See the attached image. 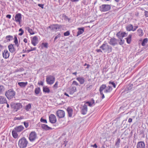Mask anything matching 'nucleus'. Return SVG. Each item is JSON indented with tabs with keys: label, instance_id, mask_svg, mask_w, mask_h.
I'll use <instances>...</instances> for the list:
<instances>
[{
	"label": "nucleus",
	"instance_id": "bf43d9fd",
	"mask_svg": "<svg viewBox=\"0 0 148 148\" xmlns=\"http://www.w3.org/2000/svg\"><path fill=\"white\" fill-rule=\"evenodd\" d=\"M6 17L8 18H10L11 17V15L10 14H8L6 15Z\"/></svg>",
	"mask_w": 148,
	"mask_h": 148
},
{
	"label": "nucleus",
	"instance_id": "603ef678",
	"mask_svg": "<svg viewBox=\"0 0 148 148\" xmlns=\"http://www.w3.org/2000/svg\"><path fill=\"white\" fill-rule=\"evenodd\" d=\"M23 123H24V126H25V127L26 128H27L29 126L28 123L25 122H23Z\"/></svg>",
	"mask_w": 148,
	"mask_h": 148
},
{
	"label": "nucleus",
	"instance_id": "2f4dec72",
	"mask_svg": "<svg viewBox=\"0 0 148 148\" xmlns=\"http://www.w3.org/2000/svg\"><path fill=\"white\" fill-rule=\"evenodd\" d=\"M132 36V35L130 34L129 35L128 37L126 38L127 42L129 44H130L131 42Z\"/></svg>",
	"mask_w": 148,
	"mask_h": 148
},
{
	"label": "nucleus",
	"instance_id": "58836bf2",
	"mask_svg": "<svg viewBox=\"0 0 148 148\" xmlns=\"http://www.w3.org/2000/svg\"><path fill=\"white\" fill-rule=\"evenodd\" d=\"M116 35L119 39L122 38V32H119L117 33L116 34Z\"/></svg>",
	"mask_w": 148,
	"mask_h": 148
},
{
	"label": "nucleus",
	"instance_id": "9d476101",
	"mask_svg": "<svg viewBox=\"0 0 148 148\" xmlns=\"http://www.w3.org/2000/svg\"><path fill=\"white\" fill-rule=\"evenodd\" d=\"M50 121L51 123H55L56 121V116L53 114H51L49 116Z\"/></svg>",
	"mask_w": 148,
	"mask_h": 148
},
{
	"label": "nucleus",
	"instance_id": "c9c22d12",
	"mask_svg": "<svg viewBox=\"0 0 148 148\" xmlns=\"http://www.w3.org/2000/svg\"><path fill=\"white\" fill-rule=\"evenodd\" d=\"M148 42V39L147 38H145L141 44L143 46H145Z\"/></svg>",
	"mask_w": 148,
	"mask_h": 148
},
{
	"label": "nucleus",
	"instance_id": "69168bd1",
	"mask_svg": "<svg viewBox=\"0 0 148 148\" xmlns=\"http://www.w3.org/2000/svg\"><path fill=\"white\" fill-rule=\"evenodd\" d=\"M27 49V48L26 47L25 48V49H23V51H22V52L23 53H25L26 52H27V51L26 50V49Z\"/></svg>",
	"mask_w": 148,
	"mask_h": 148
},
{
	"label": "nucleus",
	"instance_id": "13d9d810",
	"mask_svg": "<svg viewBox=\"0 0 148 148\" xmlns=\"http://www.w3.org/2000/svg\"><path fill=\"white\" fill-rule=\"evenodd\" d=\"M138 27V26H135L134 28L133 27V31H135Z\"/></svg>",
	"mask_w": 148,
	"mask_h": 148
},
{
	"label": "nucleus",
	"instance_id": "f03ea898",
	"mask_svg": "<svg viewBox=\"0 0 148 148\" xmlns=\"http://www.w3.org/2000/svg\"><path fill=\"white\" fill-rule=\"evenodd\" d=\"M28 142L25 138H21L19 141L18 145L20 148H25Z\"/></svg>",
	"mask_w": 148,
	"mask_h": 148
},
{
	"label": "nucleus",
	"instance_id": "3c124183",
	"mask_svg": "<svg viewBox=\"0 0 148 148\" xmlns=\"http://www.w3.org/2000/svg\"><path fill=\"white\" fill-rule=\"evenodd\" d=\"M127 34L125 32H122V38H123L124 37L127 36Z\"/></svg>",
	"mask_w": 148,
	"mask_h": 148
},
{
	"label": "nucleus",
	"instance_id": "c85d7f7f",
	"mask_svg": "<svg viewBox=\"0 0 148 148\" xmlns=\"http://www.w3.org/2000/svg\"><path fill=\"white\" fill-rule=\"evenodd\" d=\"M112 90V87L111 86H109L106 88L105 90H104V92L106 93L109 92L111 91Z\"/></svg>",
	"mask_w": 148,
	"mask_h": 148
},
{
	"label": "nucleus",
	"instance_id": "a19ab883",
	"mask_svg": "<svg viewBox=\"0 0 148 148\" xmlns=\"http://www.w3.org/2000/svg\"><path fill=\"white\" fill-rule=\"evenodd\" d=\"M120 143V140L119 139H118L117 141L115 143V145L117 146L118 147H119Z\"/></svg>",
	"mask_w": 148,
	"mask_h": 148
},
{
	"label": "nucleus",
	"instance_id": "4be33fe9",
	"mask_svg": "<svg viewBox=\"0 0 148 148\" xmlns=\"http://www.w3.org/2000/svg\"><path fill=\"white\" fill-rule=\"evenodd\" d=\"M27 82H19L18 83V85L21 88H25L27 84Z\"/></svg>",
	"mask_w": 148,
	"mask_h": 148
},
{
	"label": "nucleus",
	"instance_id": "4468645a",
	"mask_svg": "<svg viewBox=\"0 0 148 148\" xmlns=\"http://www.w3.org/2000/svg\"><path fill=\"white\" fill-rule=\"evenodd\" d=\"M21 15L20 13H18L16 15L15 18V20L16 22H18L20 24L21 19Z\"/></svg>",
	"mask_w": 148,
	"mask_h": 148
},
{
	"label": "nucleus",
	"instance_id": "393cba45",
	"mask_svg": "<svg viewBox=\"0 0 148 148\" xmlns=\"http://www.w3.org/2000/svg\"><path fill=\"white\" fill-rule=\"evenodd\" d=\"M126 29L128 31H133V26L131 24L127 25L126 27Z\"/></svg>",
	"mask_w": 148,
	"mask_h": 148
},
{
	"label": "nucleus",
	"instance_id": "423d86ee",
	"mask_svg": "<svg viewBox=\"0 0 148 148\" xmlns=\"http://www.w3.org/2000/svg\"><path fill=\"white\" fill-rule=\"evenodd\" d=\"M111 8L110 5L103 4L100 6V9L101 11L106 12L109 10Z\"/></svg>",
	"mask_w": 148,
	"mask_h": 148
},
{
	"label": "nucleus",
	"instance_id": "b1692460",
	"mask_svg": "<svg viewBox=\"0 0 148 148\" xmlns=\"http://www.w3.org/2000/svg\"><path fill=\"white\" fill-rule=\"evenodd\" d=\"M41 127L43 129L45 130H49L52 129L51 128L49 127L46 124H42Z\"/></svg>",
	"mask_w": 148,
	"mask_h": 148
},
{
	"label": "nucleus",
	"instance_id": "0eeeda50",
	"mask_svg": "<svg viewBox=\"0 0 148 148\" xmlns=\"http://www.w3.org/2000/svg\"><path fill=\"white\" fill-rule=\"evenodd\" d=\"M56 115L59 118H62L65 115V112L63 110H59L57 111Z\"/></svg>",
	"mask_w": 148,
	"mask_h": 148
},
{
	"label": "nucleus",
	"instance_id": "0e129e2a",
	"mask_svg": "<svg viewBox=\"0 0 148 148\" xmlns=\"http://www.w3.org/2000/svg\"><path fill=\"white\" fill-rule=\"evenodd\" d=\"M101 95V97L102 99H103L104 98V94L103 93V92H102V94L101 93H100Z\"/></svg>",
	"mask_w": 148,
	"mask_h": 148
},
{
	"label": "nucleus",
	"instance_id": "c03bdc74",
	"mask_svg": "<svg viewBox=\"0 0 148 148\" xmlns=\"http://www.w3.org/2000/svg\"><path fill=\"white\" fill-rule=\"evenodd\" d=\"M36 47H34V48H31V49L30 50H28L27 51V52L28 53H29V52L36 50Z\"/></svg>",
	"mask_w": 148,
	"mask_h": 148
},
{
	"label": "nucleus",
	"instance_id": "37998d69",
	"mask_svg": "<svg viewBox=\"0 0 148 148\" xmlns=\"http://www.w3.org/2000/svg\"><path fill=\"white\" fill-rule=\"evenodd\" d=\"M74 85L78 86L79 85L78 83L75 81H73L72 84V86Z\"/></svg>",
	"mask_w": 148,
	"mask_h": 148
},
{
	"label": "nucleus",
	"instance_id": "f8f14e48",
	"mask_svg": "<svg viewBox=\"0 0 148 148\" xmlns=\"http://www.w3.org/2000/svg\"><path fill=\"white\" fill-rule=\"evenodd\" d=\"M38 43V39L36 36H34L32 40L31 43L34 46H36Z\"/></svg>",
	"mask_w": 148,
	"mask_h": 148
},
{
	"label": "nucleus",
	"instance_id": "4c0bfd02",
	"mask_svg": "<svg viewBox=\"0 0 148 148\" xmlns=\"http://www.w3.org/2000/svg\"><path fill=\"white\" fill-rule=\"evenodd\" d=\"M40 91V89L39 87L36 88L35 90V92L36 95L39 94Z\"/></svg>",
	"mask_w": 148,
	"mask_h": 148
},
{
	"label": "nucleus",
	"instance_id": "72a5a7b5",
	"mask_svg": "<svg viewBox=\"0 0 148 148\" xmlns=\"http://www.w3.org/2000/svg\"><path fill=\"white\" fill-rule=\"evenodd\" d=\"M6 39L8 41H10L13 39V37L10 35L7 36L6 37Z\"/></svg>",
	"mask_w": 148,
	"mask_h": 148
},
{
	"label": "nucleus",
	"instance_id": "dca6fc26",
	"mask_svg": "<svg viewBox=\"0 0 148 148\" xmlns=\"http://www.w3.org/2000/svg\"><path fill=\"white\" fill-rule=\"evenodd\" d=\"M109 43L110 45L113 46H115L117 44L116 39L114 38H111Z\"/></svg>",
	"mask_w": 148,
	"mask_h": 148
},
{
	"label": "nucleus",
	"instance_id": "c756f323",
	"mask_svg": "<svg viewBox=\"0 0 148 148\" xmlns=\"http://www.w3.org/2000/svg\"><path fill=\"white\" fill-rule=\"evenodd\" d=\"M26 30H27L28 32L31 35H33L34 34V32L33 31V30L30 28L29 27H27L25 28Z\"/></svg>",
	"mask_w": 148,
	"mask_h": 148
},
{
	"label": "nucleus",
	"instance_id": "f704fd0d",
	"mask_svg": "<svg viewBox=\"0 0 148 148\" xmlns=\"http://www.w3.org/2000/svg\"><path fill=\"white\" fill-rule=\"evenodd\" d=\"M43 91L46 93H49L50 90L48 88L44 87H43Z\"/></svg>",
	"mask_w": 148,
	"mask_h": 148
},
{
	"label": "nucleus",
	"instance_id": "e2e57ef3",
	"mask_svg": "<svg viewBox=\"0 0 148 148\" xmlns=\"http://www.w3.org/2000/svg\"><path fill=\"white\" fill-rule=\"evenodd\" d=\"M91 146H92L93 147H95V148H97V146L96 144H95L93 145H91Z\"/></svg>",
	"mask_w": 148,
	"mask_h": 148
},
{
	"label": "nucleus",
	"instance_id": "338daca9",
	"mask_svg": "<svg viewBox=\"0 0 148 148\" xmlns=\"http://www.w3.org/2000/svg\"><path fill=\"white\" fill-rule=\"evenodd\" d=\"M23 41L25 43H27V40L26 38H24L23 40Z\"/></svg>",
	"mask_w": 148,
	"mask_h": 148
},
{
	"label": "nucleus",
	"instance_id": "2eb2a0df",
	"mask_svg": "<svg viewBox=\"0 0 148 148\" xmlns=\"http://www.w3.org/2000/svg\"><path fill=\"white\" fill-rule=\"evenodd\" d=\"M8 48L9 51L11 53H14L16 49L14 47V45L12 44L9 45Z\"/></svg>",
	"mask_w": 148,
	"mask_h": 148
},
{
	"label": "nucleus",
	"instance_id": "e433bc0d",
	"mask_svg": "<svg viewBox=\"0 0 148 148\" xmlns=\"http://www.w3.org/2000/svg\"><path fill=\"white\" fill-rule=\"evenodd\" d=\"M31 104L29 103L25 107V109L27 111H29V110L31 108Z\"/></svg>",
	"mask_w": 148,
	"mask_h": 148
},
{
	"label": "nucleus",
	"instance_id": "49530a36",
	"mask_svg": "<svg viewBox=\"0 0 148 148\" xmlns=\"http://www.w3.org/2000/svg\"><path fill=\"white\" fill-rule=\"evenodd\" d=\"M109 84H111L113 86V87L115 88L116 87V85L115 83L113 82L110 81L109 82Z\"/></svg>",
	"mask_w": 148,
	"mask_h": 148
},
{
	"label": "nucleus",
	"instance_id": "680f3d73",
	"mask_svg": "<svg viewBox=\"0 0 148 148\" xmlns=\"http://www.w3.org/2000/svg\"><path fill=\"white\" fill-rule=\"evenodd\" d=\"M129 88L128 87V88L129 89H131L133 85L132 84H131L129 85Z\"/></svg>",
	"mask_w": 148,
	"mask_h": 148
},
{
	"label": "nucleus",
	"instance_id": "7ed1b4c3",
	"mask_svg": "<svg viewBox=\"0 0 148 148\" xmlns=\"http://www.w3.org/2000/svg\"><path fill=\"white\" fill-rule=\"evenodd\" d=\"M100 48H101L104 52H107L108 53H109L112 52V47L108 45L107 43L103 44Z\"/></svg>",
	"mask_w": 148,
	"mask_h": 148
},
{
	"label": "nucleus",
	"instance_id": "09e8293b",
	"mask_svg": "<svg viewBox=\"0 0 148 148\" xmlns=\"http://www.w3.org/2000/svg\"><path fill=\"white\" fill-rule=\"evenodd\" d=\"M40 121L41 122H42V123H47V121L46 120L42 118H41V119Z\"/></svg>",
	"mask_w": 148,
	"mask_h": 148
},
{
	"label": "nucleus",
	"instance_id": "412c9836",
	"mask_svg": "<svg viewBox=\"0 0 148 148\" xmlns=\"http://www.w3.org/2000/svg\"><path fill=\"white\" fill-rule=\"evenodd\" d=\"M76 79L81 84H83L85 82V79L83 77H78L76 78Z\"/></svg>",
	"mask_w": 148,
	"mask_h": 148
},
{
	"label": "nucleus",
	"instance_id": "ea45409f",
	"mask_svg": "<svg viewBox=\"0 0 148 148\" xmlns=\"http://www.w3.org/2000/svg\"><path fill=\"white\" fill-rule=\"evenodd\" d=\"M14 42L15 44V45L17 46V47L18 46V41L17 37L16 36H15L14 38Z\"/></svg>",
	"mask_w": 148,
	"mask_h": 148
},
{
	"label": "nucleus",
	"instance_id": "f257e3e1",
	"mask_svg": "<svg viewBox=\"0 0 148 148\" xmlns=\"http://www.w3.org/2000/svg\"><path fill=\"white\" fill-rule=\"evenodd\" d=\"M16 92L12 89H10L5 92V95L8 99H11L15 98Z\"/></svg>",
	"mask_w": 148,
	"mask_h": 148
},
{
	"label": "nucleus",
	"instance_id": "20e7f679",
	"mask_svg": "<svg viewBox=\"0 0 148 148\" xmlns=\"http://www.w3.org/2000/svg\"><path fill=\"white\" fill-rule=\"evenodd\" d=\"M62 27V26L61 25L53 24L47 27V29L50 28L53 31H56L58 30Z\"/></svg>",
	"mask_w": 148,
	"mask_h": 148
},
{
	"label": "nucleus",
	"instance_id": "9b49d317",
	"mask_svg": "<svg viewBox=\"0 0 148 148\" xmlns=\"http://www.w3.org/2000/svg\"><path fill=\"white\" fill-rule=\"evenodd\" d=\"M68 90L69 93L71 95H73L75 92L77 91L76 88L74 86H72L71 87L69 88Z\"/></svg>",
	"mask_w": 148,
	"mask_h": 148
},
{
	"label": "nucleus",
	"instance_id": "1a4fd4ad",
	"mask_svg": "<svg viewBox=\"0 0 148 148\" xmlns=\"http://www.w3.org/2000/svg\"><path fill=\"white\" fill-rule=\"evenodd\" d=\"M81 108V112L82 114L84 115L86 114L88 110L87 105L84 104V105Z\"/></svg>",
	"mask_w": 148,
	"mask_h": 148
},
{
	"label": "nucleus",
	"instance_id": "a878e982",
	"mask_svg": "<svg viewBox=\"0 0 148 148\" xmlns=\"http://www.w3.org/2000/svg\"><path fill=\"white\" fill-rule=\"evenodd\" d=\"M79 30L77 32V36L82 34L84 31V28H78Z\"/></svg>",
	"mask_w": 148,
	"mask_h": 148
},
{
	"label": "nucleus",
	"instance_id": "79ce46f5",
	"mask_svg": "<svg viewBox=\"0 0 148 148\" xmlns=\"http://www.w3.org/2000/svg\"><path fill=\"white\" fill-rule=\"evenodd\" d=\"M4 90V88L3 86L2 85H0V93H1Z\"/></svg>",
	"mask_w": 148,
	"mask_h": 148
},
{
	"label": "nucleus",
	"instance_id": "aec40b11",
	"mask_svg": "<svg viewBox=\"0 0 148 148\" xmlns=\"http://www.w3.org/2000/svg\"><path fill=\"white\" fill-rule=\"evenodd\" d=\"M67 111L68 112L69 116V117H72L73 113L72 109L70 108H68L67 109Z\"/></svg>",
	"mask_w": 148,
	"mask_h": 148
},
{
	"label": "nucleus",
	"instance_id": "cd10ccee",
	"mask_svg": "<svg viewBox=\"0 0 148 148\" xmlns=\"http://www.w3.org/2000/svg\"><path fill=\"white\" fill-rule=\"evenodd\" d=\"M12 135L14 138H17L18 134L17 133V132L15 131L14 129L12 131Z\"/></svg>",
	"mask_w": 148,
	"mask_h": 148
},
{
	"label": "nucleus",
	"instance_id": "6ab92c4d",
	"mask_svg": "<svg viewBox=\"0 0 148 148\" xmlns=\"http://www.w3.org/2000/svg\"><path fill=\"white\" fill-rule=\"evenodd\" d=\"M7 103V100L5 97L0 96V104H3Z\"/></svg>",
	"mask_w": 148,
	"mask_h": 148
},
{
	"label": "nucleus",
	"instance_id": "ddd939ff",
	"mask_svg": "<svg viewBox=\"0 0 148 148\" xmlns=\"http://www.w3.org/2000/svg\"><path fill=\"white\" fill-rule=\"evenodd\" d=\"M24 129V127L22 125H19L16 126L14 129L15 131L17 132H21Z\"/></svg>",
	"mask_w": 148,
	"mask_h": 148
},
{
	"label": "nucleus",
	"instance_id": "473e14b6",
	"mask_svg": "<svg viewBox=\"0 0 148 148\" xmlns=\"http://www.w3.org/2000/svg\"><path fill=\"white\" fill-rule=\"evenodd\" d=\"M15 107L16 109L18 110L21 109L22 107V106L21 103H16Z\"/></svg>",
	"mask_w": 148,
	"mask_h": 148
},
{
	"label": "nucleus",
	"instance_id": "5fc2aeb1",
	"mask_svg": "<svg viewBox=\"0 0 148 148\" xmlns=\"http://www.w3.org/2000/svg\"><path fill=\"white\" fill-rule=\"evenodd\" d=\"M58 81L56 82L55 84L53 86V87L57 88L58 87Z\"/></svg>",
	"mask_w": 148,
	"mask_h": 148
},
{
	"label": "nucleus",
	"instance_id": "a18cd8bd",
	"mask_svg": "<svg viewBox=\"0 0 148 148\" xmlns=\"http://www.w3.org/2000/svg\"><path fill=\"white\" fill-rule=\"evenodd\" d=\"M48 43H42V45H43V47L46 48H48Z\"/></svg>",
	"mask_w": 148,
	"mask_h": 148
},
{
	"label": "nucleus",
	"instance_id": "39448f33",
	"mask_svg": "<svg viewBox=\"0 0 148 148\" xmlns=\"http://www.w3.org/2000/svg\"><path fill=\"white\" fill-rule=\"evenodd\" d=\"M55 81V78L53 76L49 75L46 77V81L48 84L51 85L54 83Z\"/></svg>",
	"mask_w": 148,
	"mask_h": 148
},
{
	"label": "nucleus",
	"instance_id": "6e6552de",
	"mask_svg": "<svg viewBox=\"0 0 148 148\" xmlns=\"http://www.w3.org/2000/svg\"><path fill=\"white\" fill-rule=\"evenodd\" d=\"M36 133L34 132H33L30 134L29 138L31 141H33L36 139Z\"/></svg>",
	"mask_w": 148,
	"mask_h": 148
},
{
	"label": "nucleus",
	"instance_id": "de8ad7c7",
	"mask_svg": "<svg viewBox=\"0 0 148 148\" xmlns=\"http://www.w3.org/2000/svg\"><path fill=\"white\" fill-rule=\"evenodd\" d=\"M19 32H21V33L19 34H18L19 35H20V36L22 35L23 34V33H24V31L21 28H20L19 29Z\"/></svg>",
	"mask_w": 148,
	"mask_h": 148
},
{
	"label": "nucleus",
	"instance_id": "6e6d98bb",
	"mask_svg": "<svg viewBox=\"0 0 148 148\" xmlns=\"http://www.w3.org/2000/svg\"><path fill=\"white\" fill-rule=\"evenodd\" d=\"M38 5L40 7H41L42 9L44 7V5L42 4H38Z\"/></svg>",
	"mask_w": 148,
	"mask_h": 148
},
{
	"label": "nucleus",
	"instance_id": "a211bd4d",
	"mask_svg": "<svg viewBox=\"0 0 148 148\" xmlns=\"http://www.w3.org/2000/svg\"><path fill=\"white\" fill-rule=\"evenodd\" d=\"M145 143L142 141L138 142L136 145L137 148H145Z\"/></svg>",
	"mask_w": 148,
	"mask_h": 148
},
{
	"label": "nucleus",
	"instance_id": "8fccbe9b",
	"mask_svg": "<svg viewBox=\"0 0 148 148\" xmlns=\"http://www.w3.org/2000/svg\"><path fill=\"white\" fill-rule=\"evenodd\" d=\"M69 35L70 32L69 31H67L64 33V35L65 36H69Z\"/></svg>",
	"mask_w": 148,
	"mask_h": 148
},
{
	"label": "nucleus",
	"instance_id": "5701e85b",
	"mask_svg": "<svg viewBox=\"0 0 148 148\" xmlns=\"http://www.w3.org/2000/svg\"><path fill=\"white\" fill-rule=\"evenodd\" d=\"M95 101L93 99H91L90 101H87L86 103L88 104L90 107L95 105Z\"/></svg>",
	"mask_w": 148,
	"mask_h": 148
},
{
	"label": "nucleus",
	"instance_id": "7c9ffc66",
	"mask_svg": "<svg viewBox=\"0 0 148 148\" xmlns=\"http://www.w3.org/2000/svg\"><path fill=\"white\" fill-rule=\"evenodd\" d=\"M138 34L140 36H141L143 35V30L142 29L139 28L137 30Z\"/></svg>",
	"mask_w": 148,
	"mask_h": 148
},
{
	"label": "nucleus",
	"instance_id": "052dcab7",
	"mask_svg": "<svg viewBox=\"0 0 148 148\" xmlns=\"http://www.w3.org/2000/svg\"><path fill=\"white\" fill-rule=\"evenodd\" d=\"M38 84L39 85H41L42 86H43V83L42 81H40V82H38Z\"/></svg>",
	"mask_w": 148,
	"mask_h": 148
},
{
	"label": "nucleus",
	"instance_id": "774afa93",
	"mask_svg": "<svg viewBox=\"0 0 148 148\" xmlns=\"http://www.w3.org/2000/svg\"><path fill=\"white\" fill-rule=\"evenodd\" d=\"M132 119L131 118H129L128 119V122L129 123H131L132 121Z\"/></svg>",
	"mask_w": 148,
	"mask_h": 148
},
{
	"label": "nucleus",
	"instance_id": "bb28decb",
	"mask_svg": "<svg viewBox=\"0 0 148 148\" xmlns=\"http://www.w3.org/2000/svg\"><path fill=\"white\" fill-rule=\"evenodd\" d=\"M106 86L105 84H102L100 87L99 89L100 93L102 94L103 90L106 89Z\"/></svg>",
	"mask_w": 148,
	"mask_h": 148
},
{
	"label": "nucleus",
	"instance_id": "864d4df0",
	"mask_svg": "<svg viewBox=\"0 0 148 148\" xmlns=\"http://www.w3.org/2000/svg\"><path fill=\"white\" fill-rule=\"evenodd\" d=\"M121 39V41L119 42L120 45H122L124 43V40H122V38L120 39Z\"/></svg>",
	"mask_w": 148,
	"mask_h": 148
},
{
	"label": "nucleus",
	"instance_id": "4d7b16f0",
	"mask_svg": "<svg viewBox=\"0 0 148 148\" xmlns=\"http://www.w3.org/2000/svg\"><path fill=\"white\" fill-rule=\"evenodd\" d=\"M145 15L146 17H148V11H145Z\"/></svg>",
	"mask_w": 148,
	"mask_h": 148
},
{
	"label": "nucleus",
	"instance_id": "f3484780",
	"mask_svg": "<svg viewBox=\"0 0 148 148\" xmlns=\"http://www.w3.org/2000/svg\"><path fill=\"white\" fill-rule=\"evenodd\" d=\"M3 57L5 59H7L10 56L9 52L7 49L4 50L3 53Z\"/></svg>",
	"mask_w": 148,
	"mask_h": 148
}]
</instances>
